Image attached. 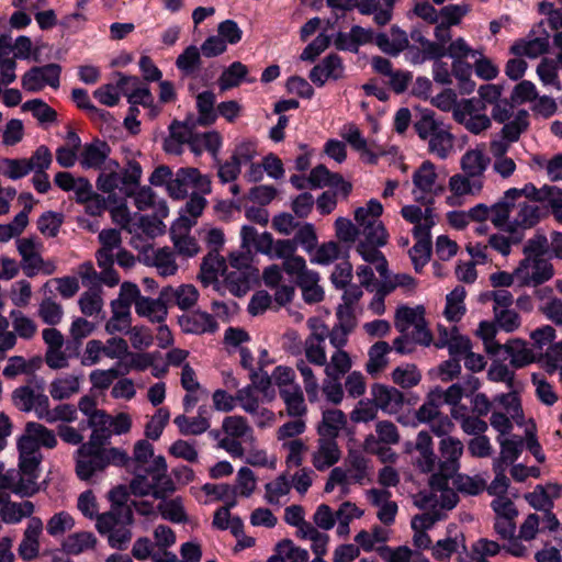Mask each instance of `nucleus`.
Masks as SVG:
<instances>
[{"label":"nucleus","instance_id":"1","mask_svg":"<svg viewBox=\"0 0 562 562\" xmlns=\"http://www.w3.org/2000/svg\"><path fill=\"white\" fill-rule=\"evenodd\" d=\"M108 423V414H97L88 423L92 429L90 438L76 451V473L82 481L90 480L95 473L109 465H125L128 456L125 450L108 447L113 436Z\"/></svg>","mask_w":562,"mask_h":562},{"label":"nucleus","instance_id":"2","mask_svg":"<svg viewBox=\"0 0 562 562\" xmlns=\"http://www.w3.org/2000/svg\"><path fill=\"white\" fill-rule=\"evenodd\" d=\"M493 225L504 233H516L518 240H522L525 232L535 227L542 217L538 204L528 200H506L505 193L493 204Z\"/></svg>","mask_w":562,"mask_h":562},{"label":"nucleus","instance_id":"3","mask_svg":"<svg viewBox=\"0 0 562 562\" xmlns=\"http://www.w3.org/2000/svg\"><path fill=\"white\" fill-rule=\"evenodd\" d=\"M401 215L413 224L415 245L409 250V257L416 271H419L430 259L431 229L437 223V215L431 207L424 210L415 204L404 205Z\"/></svg>","mask_w":562,"mask_h":562},{"label":"nucleus","instance_id":"4","mask_svg":"<svg viewBox=\"0 0 562 562\" xmlns=\"http://www.w3.org/2000/svg\"><path fill=\"white\" fill-rule=\"evenodd\" d=\"M143 170L137 161L131 160L124 169L115 160H109L99 173L97 189L106 194L110 202H117L119 196L131 198L138 188Z\"/></svg>","mask_w":562,"mask_h":562},{"label":"nucleus","instance_id":"5","mask_svg":"<svg viewBox=\"0 0 562 562\" xmlns=\"http://www.w3.org/2000/svg\"><path fill=\"white\" fill-rule=\"evenodd\" d=\"M547 238L537 236L524 247L526 257L515 268L518 286H538L551 280L554 276L552 263L542 257Z\"/></svg>","mask_w":562,"mask_h":562},{"label":"nucleus","instance_id":"6","mask_svg":"<svg viewBox=\"0 0 562 562\" xmlns=\"http://www.w3.org/2000/svg\"><path fill=\"white\" fill-rule=\"evenodd\" d=\"M167 462L162 456H156L145 470L138 469L131 481L130 488L135 496L151 495L155 498H165L176 491L175 483L167 475Z\"/></svg>","mask_w":562,"mask_h":562},{"label":"nucleus","instance_id":"7","mask_svg":"<svg viewBox=\"0 0 562 562\" xmlns=\"http://www.w3.org/2000/svg\"><path fill=\"white\" fill-rule=\"evenodd\" d=\"M430 486L431 491L423 496L420 504L425 513L412 519L413 530L426 531L432 528L437 521L445 518L446 512L452 509L458 503L459 498L453 490L436 485V476H431Z\"/></svg>","mask_w":562,"mask_h":562},{"label":"nucleus","instance_id":"8","mask_svg":"<svg viewBox=\"0 0 562 562\" xmlns=\"http://www.w3.org/2000/svg\"><path fill=\"white\" fill-rule=\"evenodd\" d=\"M417 135L428 143V150L439 159H447L453 150L454 136L450 127L435 117L431 112H425L415 123Z\"/></svg>","mask_w":562,"mask_h":562},{"label":"nucleus","instance_id":"9","mask_svg":"<svg viewBox=\"0 0 562 562\" xmlns=\"http://www.w3.org/2000/svg\"><path fill=\"white\" fill-rule=\"evenodd\" d=\"M133 515L125 506H112L111 510L101 514L95 527L101 535H108L111 548L124 550L132 540L131 526Z\"/></svg>","mask_w":562,"mask_h":562},{"label":"nucleus","instance_id":"10","mask_svg":"<svg viewBox=\"0 0 562 562\" xmlns=\"http://www.w3.org/2000/svg\"><path fill=\"white\" fill-rule=\"evenodd\" d=\"M383 213V205L376 199H371L364 206L355 210V221L361 236L378 245H386L389 240L387 231L380 220Z\"/></svg>","mask_w":562,"mask_h":562},{"label":"nucleus","instance_id":"11","mask_svg":"<svg viewBox=\"0 0 562 562\" xmlns=\"http://www.w3.org/2000/svg\"><path fill=\"white\" fill-rule=\"evenodd\" d=\"M412 195L415 202L430 207L436 196L443 192V186L438 181L436 166L425 160L414 171Z\"/></svg>","mask_w":562,"mask_h":562},{"label":"nucleus","instance_id":"12","mask_svg":"<svg viewBox=\"0 0 562 562\" xmlns=\"http://www.w3.org/2000/svg\"><path fill=\"white\" fill-rule=\"evenodd\" d=\"M395 327L401 333H408L414 335V339L424 346H429L431 342V334L427 328L425 321V308L422 305L409 307L401 305L395 313Z\"/></svg>","mask_w":562,"mask_h":562},{"label":"nucleus","instance_id":"13","mask_svg":"<svg viewBox=\"0 0 562 562\" xmlns=\"http://www.w3.org/2000/svg\"><path fill=\"white\" fill-rule=\"evenodd\" d=\"M16 249L21 256V267L27 277L40 272L52 274L55 271L53 262H45L42 257L43 244L35 237H24L16 240Z\"/></svg>","mask_w":562,"mask_h":562},{"label":"nucleus","instance_id":"14","mask_svg":"<svg viewBox=\"0 0 562 562\" xmlns=\"http://www.w3.org/2000/svg\"><path fill=\"white\" fill-rule=\"evenodd\" d=\"M189 190L195 194L211 193V180L196 168H180L169 184V195L176 200L184 199Z\"/></svg>","mask_w":562,"mask_h":562},{"label":"nucleus","instance_id":"15","mask_svg":"<svg viewBox=\"0 0 562 562\" xmlns=\"http://www.w3.org/2000/svg\"><path fill=\"white\" fill-rule=\"evenodd\" d=\"M290 277L294 278L302 290L306 303H317L324 299V290L319 285L318 272L307 268L304 258L293 259L288 263Z\"/></svg>","mask_w":562,"mask_h":562},{"label":"nucleus","instance_id":"16","mask_svg":"<svg viewBox=\"0 0 562 562\" xmlns=\"http://www.w3.org/2000/svg\"><path fill=\"white\" fill-rule=\"evenodd\" d=\"M453 117L473 134H480L491 126V119L486 115L484 105L475 98L459 102Z\"/></svg>","mask_w":562,"mask_h":562},{"label":"nucleus","instance_id":"17","mask_svg":"<svg viewBox=\"0 0 562 562\" xmlns=\"http://www.w3.org/2000/svg\"><path fill=\"white\" fill-rule=\"evenodd\" d=\"M463 443L459 438L445 437L439 442L440 472L436 476V485L447 487L448 477L452 476L460 469V458L463 454Z\"/></svg>","mask_w":562,"mask_h":562},{"label":"nucleus","instance_id":"18","mask_svg":"<svg viewBox=\"0 0 562 562\" xmlns=\"http://www.w3.org/2000/svg\"><path fill=\"white\" fill-rule=\"evenodd\" d=\"M61 67L58 64H47L32 67L21 78V86L27 92H38L45 87L57 89L60 85Z\"/></svg>","mask_w":562,"mask_h":562},{"label":"nucleus","instance_id":"19","mask_svg":"<svg viewBox=\"0 0 562 562\" xmlns=\"http://www.w3.org/2000/svg\"><path fill=\"white\" fill-rule=\"evenodd\" d=\"M42 453L24 454L19 453V470L14 493L20 495H32L37 491L36 481L40 474Z\"/></svg>","mask_w":562,"mask_h":562},{"label":"nucleus","instance_id":"20","mask_svg":"<svg viewBox=\"0 0 562 562\" xmlns=\"http://www.w3.org/2000/svg\"><path fill=\"white\" fill-rule=\"evenodd\" d=\"M14 406L24 413L34 412L40 419L45 407L48 405V396L44 393L43 382H40L37 389L30 385H23L15 389L12 393Z\"/></svg>","mask_w":562,"mask_h":562},{"label":"nucleus","instance_id":"21","mask_svg":"<svg viewBox=\"0 0 562 562\" xmlns=\"http://www.w3.org/2000/svg\"><path fill=\"white\" fill-rule=\"evenodd\" d=\"M339 136L368 164H376L379 157L383 155V150L375 149L374 143L368 142L355 123L344 124L339 130Z\"/></svg>","mask_w":562,"mask_h":562},{"label":"nucleus","instance_id":"22","mask_svg":"<svg viewBox=\"0 0 562 562\" xmlns=\"http://www.w3.org/2000/svg\"><path fill=\"white\" fill-rule=\"evenodd\" d=\"M550 46V35L543 23L533 27L526 38L514 43L510 50L516 56L536 58L547 53Z\"/></svg>","mask_w":562,"mask_h":562},{"label":"nucleus","instance_id":"23","mask_svg":"<svg viewBox=\"0 0 562 562\" xmlns=\"http://www.w3.org/2000/svg\"><path fill=\"white\" fill-rule=\"evenodd\" d=\"M193 222L187 218H177L170 228L171 240L177 251L186 257H194L200 247L194 237L190 235Z\"/></svg>","mask_w":562,"mask_h":562},{"label":"nucleus","instance_id":"24","mask_svg":"<svg viewBox=\"0 0 562 562\" xmlns=\"http://www.w3.org/2000/svg\"><path fill=\"white\" fill-rule=\"evenodd\" d=\"M340 459L341 450L337 440L318 437L311 457L313 467L317 471H325L334 467Z\"/></svg>","mask_w":562,"mask_h":562},{"label":"nucleus","instance_id":"25","mask_svg":"<svg viewBox=\"0 0 562 562\" xmlns=\"http://www.w3.org/2000/svg\"><path fill=\"white\" fill-rule=\"evenodd\" d=\"M43 532V521L38 517H31L19 544L18 552L23 561H32L40 554V537Z\"/></svg>","mask_w":562,"mask_h":562},{"label":"nucleus","instance_id":"26","mask_svg":"<svg viewBox=\"0 0 562 562\" xmlns=\"http://www.w3.org/2000/svg\"><path fill=\"white\" fill-rule=\"evenodd\" d=\"M367 499L378 508L376 517L379 520L390 526L395 521L398 510L397 504L391 499V492L387 490L371 488L366 492Z\"/></svg>","mask_w":562,"mask_h":562},{"label":"nucleus","instance_id":"27","mask_svg":"<svg viewBox=\"0 0 562 562\" xmlns=\"http://www.w3.org/2000/svg\"><path fill=\"white\" fill-rule=\"evenodd\" d=\"M344 70L341 58L336 54H330L312 68L310 79L314 85L323 87L328 80L342 78Z\"/></svg>","mask_w":562,"mask_h":562},{"label":"nucleus","instance_id":"28","mask_svg":"<svg viewBox=\"0 0 562 562\" xmlns=\"http://www.w3.org/2000/svg\"><path fill=\"white\" fill-rule=\"evenodd\" d=\"M110 146L100 139L85 144L80 154L79 162L83 169H103L110 160Z\"/></svg>","mask_w":562,"mask_h":562},{"label":"nucleus","instance_id":"29","mask_svg":"<svg viewBox=\"0 0 562 562\" xmlns=\"http://www.w3.org/2000/svg\"><path fill=\"white\" fill-rule=\"evenodd\" d=\"M491 159L485 151L484 145H477L468 149L460 159L461 170L480 180H484V173L490 166Z\"/></svg>","mask_w":562,"mask_h":562},{"label":"nucleus","instance_id":"30","mask_svg":"<svg viewBox=\"0 0 562 562\" xmlns=\"http://www.w3.org/2000/svg\"><path fill=\"white\" fill-rule=\"evenodd\" d=\"M330 187L336 192L347 196L351 191V184L346 182L338 173H331L325 166L318 165L310 172V188L322 189Z\"/></svg>","mask_w":562,"mask_h":562},{"label":"nucleus","instance_id":"31","mask_svg":"<svg viewBox=\"0 0 562 562\" xmlns=\"http://www.w3.org/2000/svg\"><path fill=\"white\" fill-rule=\"evenodd\" d=\"M396 0H355V9L362 15L373 14V21L380 26L386 25L393 18Z\"/></svg>","mask_w":562,"mask_h":562},{"label":"nucleus","instance_id":"32","mask_svg":"<svg viewBox=\"0 0 562 562\" xmlns=\"http://www.w3.org/2000/svg\"><path fill=\"white\" fill-rule=\"evenodd\" d=\"M119 86L122 88V91L126 95L131 105H153L154 98L149 88L140 85L137 77L120 75Z\"/></svg>","mask_w":562,"mask_h":562},{"label":"nucleus","instance_id":"33","mask_svg":"<svg viewBox=\"0 0 562 562\" xmlns=\"http://www.w3.org/2000/svg\"><path fill=\"white\" fill-rule=\"evenodd\" d=\"M373 402L378 411L381 409L386 414H396L403 406V393L392 386L375 384L371 390Z\"/></svg>","mask_w":562,"mask_h":562},{"label":"nucleus","instance_id":"34","mask_svg":"<svg viewBox=\"0 0 562 562\" xmlns=\"http://www.w3.org/2000/svg\"><path fill=\"white\" fill-rule=\"evenodd\" d=\"M483 186L484 180L470 177L464 172L453 175L448 182L449 190L453 193V196H448L447 203L454 205L456 200L460 196L477 195L482 191Z\"/></svg>","mask_w":562,"mask_h":562},{"label":"nucleus","instance_id":"35","mask_svg":"<svg viewBox=\"0 0 562 562\" xmlns=\"http://www.w3.org/2000/svg\"><path fill=\"white\" fill-rule=\"evenodd\" d=\"M145 261L148 266L155 267L161 277L175 276L178 271L175 252L168 248H153L145 254Z\"/></svg>","mask_w":562,"mask_h":562},{"label":"nucleus","instance_id":"36","mask_svg":"<svg viewBox=\"0 0 562 562\" xmlns=\"http://www.w3.org/2000/svg\"><path fill=\"white\" fill-rule=\"evenodd\" d=\"M375 44L385 54L397 56L408 46V36L405 31L393 25L387 33L375 35Z\"/></svg>","mask_w":562,"mask_h":562},{"label":"nucleus","instance_id":"37","mask_svg":"<svg viewBox=\"0 0 562 562\" xmlns=\"http://www.w3.org/2000/svg\"><path fill=\"white\" fill-rule=\"evenodd\" d=\"M166 297L160 294L158 299L143 296L135 304V312L139 317L147 318L151 323H164L168 308L166 306Z\"/></svg>","mask_w":562,"mask_h":562},{"label":"nucleus","instance_id":"38","mask_svg":"<svg viewBox=\"0 0 562 562\" xmlns=\"http://www.w3.org/2000/svg\"><path fill=\"white\" fill-rule=\"evenodd\" d=\"M502 351L509 357L510 364L516 369L524 368L536 360L533 350L524 339H509L506 344L502 345Z\"/></svg>","mask_w":562,"mask_h":562},{"label":"nucleus","instance_id":"39","mask_svg":"<svg viewBox=\"0 0 562 562\" xmlns=\"http://www.w3.org/2000/svg\"><path fill=\"white\" fill-rule=\"evenodd\" d=\"M82 374H63L55 378L49 385L53 400L63 401L78 394L81 389Z\"/></svg>","mask_w":562,"mask_h":562},{"label":"nucleus","instance_id":"40","mask_svg":"<svg viewBox=\"0 0 562 562\" xmlns=\"http://www.w3.org/2000/svg\"><path fill=\"white\" fill-rule=\"evenodd\" d=\"M272 234L269 232L259 233L251 225H243L240 228V249L265 254L271 244Z\"/></svg>","mask_w":562,"mask_h":562},{"label":"nucleus","instance_id":"41","mask_svg":"<svg viewBox=\"0 0 562 562\" xmlns=\"http://www.w3.org/2000/svg\"><path fill=\"white\" fill-rule=\"evenodd\" d=\"M347 417L340 409H326L322 414V420L317 426L318 437L337 440L339 432L346 427Z\"/></svg>","mask_w":562,"mask_h":562},{"label":"nucleus","instance_id":"42","mask_svg":"<svg viewBox=\"0 0 562 562\" xmlns=\"http://www.w3.org/2000/svg\"><path fill=\"white\" fill-rule=\"evenodd\" d=\"M179 324L183 331L190 334L214 333L217 323L214 317L205 312H194L179 317Z\"/></svg>","mask_w":562,"mask_h":562},{"label":"nucleus","instance_id":"43","mask_svg":"<svg viewBox=\"0 0 562 562\" xmlns=\"http://www.w3.org/2000/svg\"><path fill=\"white\" fill-rule=\"evenodd\" d=\"M162 297L173 303L183 311L193 307L199 299V291L192 284H181L177 288L166 286L161 290Z\"/></svg>","mask_w":562,"mask_h":562},{"label":"nucleus","instance_id":"44","mask_svg":"<svg viewBox=\"0 0 562 562\" xmlns=\"http://www.w3.org/2000/svg\"><path fill=\"white\" fill-rule=\"evenodd\" d=\"M383 246L384 245H378L363 237L357 246V252L366 262L374 266L380 277L385 279L387 277V261L379 249Z\"/></svg>","mask_w":562,"mask_h":562},{"label":"nucleus","instance_id":"45","mask_svg":"<svg viewBox=\"0 0 562 562\" xmlns=\"http://www.w3.org/2000/svg\"><path fill=\"white\" fill-rule=\"evenodd\" d=\"M439 330L440 337L437 346L448 348L451 357H464L471 350L472 344L470 338L459 334L456 327L450 333L447 329Z\"/></svg>","mask_w":562,"mask_h":562},{"label":"nucleus","instance_id":"46","mask_svg":"<svg viewBox=\"0 0 562 562\" xmlns=\"http://www.w3.org/2000/svg\"><path fill=\"white\" fill-rule=\"evenodd\" d=\"M465 550V538L463 533H456L445 539L438 540L431 548L432 557L437 561H448L456 553L459 562L460 553Z\"/></svg>","mask_w":562,"mask_h":562},{"label":"nucleus","instance_id":"47","mask_svg":"<svg viewBox=\"0 0 562 562\" xmlns=\"http://www.w3.org/2000/svg\"><path fill=\"white\" fill-rule=\"evenodd\" d=\"M557 186H542L541 188H537L533 183H526L522 188H509L504 193L507 199H518V200H530V202H541L548 203L551 193L554 191Z\"/></svg>","mask_w":562,"mask_h":562},{"label":"nucleus","instance_id":"48","mask_svg":"<svg viewBox=\"0 0 562 562\" xmlns=\"http://www.w3.org/2000/svg\"><path fill=\"white\" fill-rule=\"evenodd\" d=\"M109 211L112 221L128 233H137L136 217L139 213H132L127 206V198L119 196L117 202H110Z\"/></svg>","mask_w":562,"mask_h":562},{"label":"nucleus","instance_id":"49","mask_svg":"<svg viewBox=\"0 0 562 562\" xmlns=\"http://www.w3.org/2000/svg\"><path fill=\"white\" fill-rule=\"evenodd\" d=\"M552 289L544 288L535 292V295L541 301L539 311L552 323L562 326V300L552 296Z\"/></svg>","mask_w":562,"mask_h":562},{"label":"nucleus","instance_id":"50","mask_svg":"<svg viewBox=\"0 0 562 562\" xmlns=\"http://www.w3.org/2000/svg\"><path fill=\"white\" fill-rule=\"evenodd\" d=\"M379 554L384 562H430L423 552L407 546H384L379 549Z\"/></svg>","mask_w":562,"mask_h":562},{"label":"nucleus","instance_id":"51","mask_svg":"<svg viewBox=\"0 0 562 562\" xmlns=\"http://www.w3.org/2000/svg\"><path fill=\"white\" fill-rule=\"evenodd\" d=\"M499 551L497 542L480 539L472 544L470 551L465 548L464 552L460 553L459 562H488L487 558L498 554Z\"/></svg>","mask_w":562,"mask_h":562},{"label":"nucleus","instance_id":"52","mask_svg":"<svg viewBox=\"0 0 562 562\" xmlns=\"http://www.w3.org/2000/svg\"><path fill=\"white\" fill-rule=\"evenodd\" d=\"M110 306L112 315L105 323V331L110 335L127 331L132 325L131 308L114 301L111 302Z\"/></svg>","mask_w":562,"mask_h":562},{"label":"nucleus","instance_id":"53","mask_svg":"<svg viewBox=\"0 0 562 562\" xmlns=\"http://www.w3.org/2000/svg\"><path fill=\"white\" fill-rule=\"evenodd\" d=\"M205 413L206 409L204 407H200L198 416L188 417L186 415H178L173 423L183 436L202 435L210 428V420L204 416Z\"/></svg>","mask_w":562,"mask_h":562},{"label":"nucleus","instance_id":"54","mask_svg":"<svg viewBox=\"0 0 562 562\" xmlns=\"http://www.w3.org/2000/svg\"><path fill=\"white\" fill-rule=\"evenodd\" d=\"M268 251L265 252V256H268L270 259H283V269L286 274L290 276V270L288 268V263L293 259L303 258L302 256L295 255L296 252V243L293 239H273L271 236V244L268 246Z\"/></svg>","mask_w":562,"mask_h":562},{"label":"nucleus","instance_id":"55","mask_svg":"<svg viewBox=\"0 0 562 562\" xmlns=\"http://www.w3.org/2000/svg\"><path fill=\"white\" fill-rule=\"evenodd\" d=\"M248 68L240 61L232 63L221 74L217 85L221 91H227L238 87L243 81L254 82L255 79H248Z\"/></svg>","mask_w":562,"mask_h":562},{"label":"nucleus","instance_id":"56","mask_svg":"<svg viewBox=\"0 0 562 562\" xmlns=\"http://www.w3.org/2000/svg\"><path fill=\"white\" fill-rule=\"evenodd\" d=\"M216 97L210 90L198 93L195 98V105L198 110L196 122L200 125H211L217 119V106L215 108Z\"/></svg>","mask_w":562,"mask_h":562},{"label":"nucleus","instance_id":"57","mask_svg":"<svg viewBox=\"0 0 562 562\" xmlns=\"http://www.w3.org/2000/svg\"><path fill=\"white\" fill-rule=\"evenodd\" d=\"M559 64L561 63L558 59L542 58L536 69L542 86L554 91L562 90V82L559 78Z\"/></svg>","mask_w":562,"mask_h":562},{"label":"nucleus","instance_id":"58","mask_svg":"<svg viewBox=\"0 0 562 562\" xmlns=\"http://www.w3.org/2000/svg\"><path fill=\"white\" fill-rule=\"evenodd\" d=\"M97 544V538L92 532L79 531L69 535L64 543L63 549L66 553L78 555L89 550H93Z\"/></svg>","mask_w":562,"mask_h":562},{"label":"nucleus","instance_id":"59","mask_svg":"<svg viewBox=\"0 0 562 562\" xmlns=\"http://www.w3.org/2000/svg\"><path fill=\"white\" fill-rule=\"evenodd\" d=\"M271 380L278 387L279 393H282L284 390H293L294 387L301 386L296 382L294 369L286 366H278L273 369L271 376L266 375L261 380L263 387L269 386L271 384Z\"/></svg>","mask_w":562,"mask_h":562},{"label":"nucleus","instance_id":"60","mask_svg":"<svg viewBox=\"0 0 562 562\" xmlns=\"http://www.w3.org/2000/svg\"><path fill=\"white\" fill-rule=\"evenodd\" d=\"M465 290L462 286L454 288L446 297L443 310L445 317L452 323L459 322L465 313Z\"/></svg>","mask_w":562,"mask_h":562},{"label":"nucleus","instance_id":"61","mask_svg":"<svg viewBox=\"0 0 562 562\" xmlns=\"http://www.w3.org/2000/svg\"><path fill=\"white\" fill-rule=\"evenodd\" d=\"M348 471L353 483L363 484L370 476V460L359 451H350L347 458Z\"/></svg>","mask_w":562,"mask_h":562},{"label":"nucleus","instance_id":"62","mask_svg":"<svg viewBox=\"0 0 562 562\" xmlns=\"http://www.w3.org/2000/svg\"><path fill=\"white\" fill-rule=\"evenodd\" d=\"M33 512L34 505L30 501L8 502L0 507V517L5 524H18L23 518H31Z\"/></svg>","mask_w":562,"mask_h":562},{"label":"nucleus","instance_id":"63","mask_svg":"<svg viewBox=\"0 0 562 562\" xmlns=\"http://www.w3.org/2000/svg\"><path fill=\"white\" fill-rule=\"evenodd\" d=\"M497 441L501 447L499 458L494 462H501L503 467H506L508 463H513L516 461L522 449H524V440L518 436L510 437H497Z\"/></svg>","mask_w":562,"mask_h":562},{"label":"nucleus","instance_id":"64","mask_svg":"<svg viewBox=\"0 0 562 562\" xmlns=\"http://www.w3.org/2000/svg\"><path fill=\"white\" fill-rule=\"evenodd\" d=\"M78 305L85 316H97L104 305L102 289L94 288L85 291L78 300Z\"/></svg>","mask_w":562,"mask_h":562}]
</instances>
